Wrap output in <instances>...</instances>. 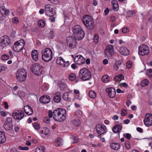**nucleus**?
Listing matches in <instances>:
<instances>
[{
    "instance_id": "obj_38",
    "label": "nucleus",
    "mask_w": 152,
    "mask_h": 152,
    "mask_svg": "<svg viewBox=\"0 0 152 152\" xmlns=\"http://www.w3.org/2000/svg\"><path fill=\"white\" fill-rule=\"evenodd\" d=\"M148 83L149 82L148 80L147 79H145L141 81L140 85L142 87H144L148 86Z\"/></svg>"
},
{
    "instance_id": "obj_5",
    "label": "nucleus",
    "mask_w": 152,
    "mask_h": 152,
    "mask_svg": "<svg viewBox=\"0 0 152 152\" xmlns=\"http://www.w3.org/2000/svg\"><path fill=\"white\" fill-rule=\"evenodd\" d=\"M16 77L18 81H24L26 80L27 77L26 70L24 69H18L16 72Z\"/></svg>"
},
{
    "instance_id": "obj_54",
    "label": "nucleus",
    "mask_w": 152,
    "mask_h": 152,
    "mask_svg": "<svg viewBox=\"0 0 152 152\" xmlns=\"http://www.w3.org/2000/svg\"><path fill=\"white\" fill-rule=\"evenodd\" d=\"M43 120L45 123L47 124H49L50 122V119L48 117H45Z\"/></svg>"
},
{
    "instance_id": "obj_23",
    "label": "nucleus",
    "mask_w": 152,
    "mask_h": 152,
    "mask_svg": "<svg viewBox=\"0 0 152 152\" xmlns=\"http://www.w3.org/2000/svg\"><path fill=\"white\" fill-rule=\"evenodd\" d=\"M119 52L121 54L124 56H127L129 54L128 50L125 47L120 48L119 50Z\"/></svg>"
},
{
    "instance_id": "obj_60",
    "label": "nucleus",
    "mask_w": 152,
    "mask_h": 152,
    "mask_svg": "<svg viewBox=\"0 0 152 152\" xmlns=\"http://www.w3.org/2000/svg\"><path fill=\"white\" fill-rule=\"evenodd\" d=\"M49 37L51 38H53L54 36V32L53 31H51L49 33L48 35Z\"/></svg>"
},
{
    "instance_id": "obj_46",
    "label": "nucleus",
    "mask_w": 152,
    "mask_h": 152,
    "mask_svg": "<svg viewBox=\"0 0 152 152\" xmlns=\"http://www.w3.org/2000/svg\"><path fill=\"white\" fill-rule=\"evenodd\" d=\"M18 94L19 97H23L25 96V93L23 91H19L18 92Z\"/></svg>"
},
{
    "instance_id": "obj_6",
    "label": "nucleus",
    "mask_w": 152,
    "mask_h": 152,
    "mask_svg": "<svg viewBox=\"0 0 152 152\" xmlns=\"http://www.w3.org/2000/svg\"><path fill=\"white\" fill-rule=\"evenodd\" d=\"M53 56V52L51 49L46 48L42 54V58L45 61L48 62L52 59Z\"/></svg>"
},
{
    "instance_id": "obj_57",
    "label": "nucleus",
    "mask_w": 152,
    "mask_h": 152,
    "mask_svg": "<svg viewBox=\"0 0 152 152\" xmlns=\"http://www.w3.org/2000/svg\"><path fill=\"white\" fill-rule=\"evenodd\" d=\"M17 12L20 15H21L23 13V9L21 8L20 7L18 9Z\"/></svg>"
},
{
    "instance_id": "obj_13",
    "label": "nucleus",
    "mask_w": 152,
    "mask_h": 152,
    "mask_svg": "<svg viewBox=\"0 0 152 152\" xmlns=\"http://www.w3.org/2000/svg\"><path fill=\"white\" fill-rule=\"evenodd\" d=\"M144 123L147 126H150L152 125V115L151 114L147 113L146 114Z\"/></svg>"
},
{
    "instance_id": "obj_56",
    "label": "nucleus",
    "mask_w": 152,
    "mask_h": 152,
    "mask_svg": "<svg viewBox=\"0 0 152 152\" xmlns=\"http://www.w3.org/2000/svg\"><path fill=\"white\" fill-rule=\"evenodd\" d=\"M122 32L124 33H126L129 32L128 29L127 27H124L122 29Z\"/></svg>"
},
{
    "instance_id": "obj_14",
    "label": "nucleus",
    "mask_w": 152,
    "mask_h": 152,
    "mask_svg": "<svg viewBox=\"0 0 152 152\" xmlns=\"http://www.w3.org/2000/svg\"><path fill=\"white\" fill-rule=\"evenodd\" d=\"M75 38L73 37L69 36L67 38V43L69 47L71 48H74L76 46V42Z\"/></svg>"
},
{
    "instance_id": "obj_51",
    "label": "nucleus",
    "mask_w": 152,
    "mask_h": 152,
    "mask_svg": "<svg viewBox=\"0 0 152 152\" xmlns=\"http://www.w3.org/2000/svg\"><path fill=\"white\" fill-rule=\"evenodd\" d=\"M12 118L11 117H8L5 121V122L8 124H12Z\"/></svg>"
},
{
    "instance_id": "obj_2",
    "label": "nucleus",
    "mask_w": 152,
    "mask_h": 152,
    "mask_svg": "<svg viewBox=\"0 0 152 152\" xmlns=\"http://www.w3.org/2000/svg\"><path fill=\"white\" fill-rule=\"evenodd\" d=\"M72 31L76 39L80 40L85 36V32L79 25H76L72 28Z\"/></svg>"
},
{
    "instance_id": "obj_24",
    "label": "nucleus",
    "mask_w": 152,
    "mask_h": 152,
    "mask_svg": "<svg viewBox=\"0 0 152 152\" xmlns=\"http://www.w3.org/2000/svg\"><path fill=\"white\" fill-rule=\"evenodd\" d=\"M31 56L33 60L34 61H37L38 59V54L36 50H33L31 52Z\"/></svg>"
},
{
    "instance_id": "obj_18",
    "label": "nucleus",
    "mask_w": 152,
    "mask_h": 152,
    "mask_svg": "<svg viewBox=\"0 0 152 152\" xmlns=\"http://www.w3.org/2000/svg\"><path fill=\"white\" fill-rule=\"evenodd\" d=\"M124 64L121 63V62L119 61H116L113 65L114 69L116 70L119 69L120 70H123V69L124 68Z\"/></svg>"
},
{
    "instance_id": "obj_39",
    "label": "nucleus",
    "mask_w": 152,
    "mask_h": 152,
    "mask_svg": "<svg viewBox=\"0 0 152 152\" xmlns=\"http://www.w3.org/2000/svg\"><path fill=\"white\" fill-rule=\"evenodd\" d=\"M110 80V77L107 75L103 76L102 77V81L104 83L107 82Z\"/></svg>"
},
{
    "instance_id": "obj_9",
    "label": "nucleus",
    "mask_w": 152,
    "mask_h": 152,
    "mask_svg": "<svg viewBox=\"0 0 152 152\" xmlns=\"http://www.w3.org/2000/svg\"><path fill=\"white\" fill-rule=\"evenodd\" d=\"M32 72L37 75L41 74L42 71V66L39 64H33L31 68Z\"/></svg>"
},
{
    "instance_id": "obj_64",
    "label": "nucleus",
    "mask_w": 152,
    "mask_h": 152,
    "mask_svg": "<svg viewBox=\"0 0 152 152\" xmlns=\"http://www.w3.org/2000/svg\"><path fill=\"white\" fill-rule=\"evenodd\" d=\"M115 20V17L113 15L110 18V20L111 22H113Z\"/></svg>"
},
{
    "instance_id": "obj_4",
    "label": "nucleus",
    "mask_w": 152,
    "mask_h": 152,
    "mask_svg": "<svg viewBox=\"0 0 152 152\" xmlns=\"http://www.w3.org/2000/svg\"><path fill=\"white\" fill-rule=\"evenodd\" d=\"M80 78L83 81L89 80L91 77L90 72L86 68L80 69L79 72Z\"/></svg>"
},
{
    "instance_id": "obj_40",
    "label": "nucleus",
    "mask_w": 152,
    "mask_h": 152,
    "mask_svg": "<svg viewBox=\"0 0 152 152\" xmlns=\"http://www.w3.org/2000/svg\"><path fill=\"white\" fill-rule=\"evenodd\" d=\"M68 78L69 80L71 81H74L76 78V76L74 74L72 73L69 75Z\"/></svg>"
},
{
    "instance_id": "obj_16",
    "label": "nucleus",
    "mask_w": 152,
    "mask_h": 152,
    "mask_svg": "<svg viewBox=\"0 0 152 152\" xmlns=\"http://www.w3.org/2000/svg\"><path fill=\"white\" fill-rule=\"evenodd\" d=\"M96 129L97 133L100 134H103L106 130V127L104 125L98 124L96 126Z\"/></svg>"
},
{
    "instance_id": "obj_8",
    "label": "nucleus",
    "mask_w": 152,
    "mask_h": 152,
    "mask_svg": "<svg viewBox=\"0 0 152 152\" xmlns=\"http://www.w3.org/2000/svg\"><path fill=\"white\" fill-rule=\"evenodd\" d=\"M138 50L139 54L141 56L147 55L149 53L148 47L144 44L141 45L139 47Z\"/></svg>"
},
{
    "instance_id": "obj_12",
    "label": "nucleus",
    "mask_w": 152,
    "mask_h": 152,
    "mask_svg": "<svg viewBox=\"0 0 152 152\" xmlns=\"http://www.w3.org/2000/svg\"><path fill=\"white\" fill-rule=\"evenodd\" d=\"M45 12L47 15H51L52 14H56V11L54 10L53 6L50 4H48L45 5Z\"/></svg>"
},
{
    "instance_id": "obj_27",
    "label": "nucleus",
    "mask_w": 152,
    "mask_h": 152,
    "mask_svg": "<svg viewBox=\"0 0 152 152\" xmlns=\"http://www.w3.org/2000/svg\"><path fill=\"white\" fill-rule=\"evenodd\" d=\"M60 93L58 92L55 94V96L53 97V101L56 102H60L61 100V97Z\"/></svg>"
},
{
    "instance_id": "obj_26",
    "label": "nucleus",
    "mask_w": 152,
    "mask_h": 152,
    "mask_svg": "<svg viewBox=\"0 0 152 152\" xmlns=\"http://www.w3.org/2000/svg\"><path fill=\"white\" fill-rule=\"evenodd\" d=\"M112 6L113 10L117 11L118 9V5L117 1L115 0H112L111 1Z\"/></svg>"
},
{
    "instance_id": "obj_20",
    "label": "nucleus",
    "mask_w": 152,
    "mask_h": 152,
    "mask_svg": "<svg viewBox=\"0 0 152 152\" xmlns=\"http://www.w3.org/2000/svg\"><path fill=\"white\" fill-rule=\"evenodd\" d=\"M50 100V96L47 95H44L41 96L39 99V102L43 104H46L49 103Z\"/></svg>"
},
{
    "instance_id": "obj_50",
    "label": "nucleus",
    "mask_w": 152,
    "mask_h": 152,
    "mask_svg": "<svg viewBox=\"0 0 152 152\" xmlns=\"http://www.w3.org/2000/svg\"><path fill=\"white\" fill-rule=\"evenodd\" d=\"M19 149L22 150L27 151L28 150L29 147L28 146L23 147L20 146L19 147Z\"/></svg>"
},
{
    "instance_id": "obj_37",
    "label": "nucleus",
    "mask_w": 152,
    "mask_h": 152,
    "mask_svg": "<svg viewBox=\"0 0 152 152\" xmlns=\"http://www.w3.org/2000/svg\"><path fill=\"white\" fill-rule=\"evenodd\" d=\"M63 99L66 101H69L70 99L69 97V94L68 92H65L63 94L62 96Z\"/></svg>"
},
{
    "instance_id": "obj_19",
    "label": "nucleus",
    "mask_w": 152,
    "mask_h": 152,
    "mask_svg": "<svg viewBox=\"0 0 152 152\" xmlns=\"http://www.w3.org/2000/svg\"><path fill=\"white\" fill-rule=\"evenodd\" d=\"M106 91L108 93L109 96L110 98H113L115 96L116 91L113 88H108L106 89Z\"/></svg>"
},
{
    "instance_id": "obj_43",
    "label": "nucleus",
    "mask_w": 152,
    "mask_h": 152,
    "mask_svg": "<svg viewBox=\"0 0 152 152\" xmlns=\"http://www.w3.org/2000/svg\"><path fill=\"white\" fill-rule=\"evenodd\" d=\"M82 111L80 110H78L75 113V115L78 117H80L82 115Z\"/></svg>"
},
{
    "instance_id": "obj_42",
    "label": "nucleus",
    "mask_w": 152,
    "mask_h": 152,
    "mask_svg": "<svg viewBox=\"0 0 152 152\" xmlns=\"http://www.w3.org/2000/svg\"><path fill=\"white\" fill-rule=\"evenodd\" d=\"M9 58V56L7 54H4L1 57V59L3 61L7 60Z\"/></svg>"
},
{
    "instance_id": "obj_49",
    "label": "nucleus",
    "mask_w": 152,
    "mask_h": 152,
    "mask_svg": "<svg viewBox=\"0 0 152 152\" xmlns=\"http://www.w3.org/2000/svg\"><path fill=\"white\" fill-rule=\"evenodd\" d=\"M146 73L149 77L152 76V69H150L147 70Z\"/></svg>"
},
{
    "instance_id": "obj_17",
    "label": "nucleus",
    "mask_w": 152,
    "mask_h": 152,
    "mask_svg": "<svg viewBox=\"0 0 152 152\" xmlns=\"http://www.w3.org/2000/svg\"><path fill=\"white\" fill-rule=\"evenodd\" d=\"M75 62L77 64L81 65L85 63V59L80 55L76 56L74 58Z\"/></svg>"
},
{
    "instance_id": "obj_41",
    "label": "nucleus",
    "mask_w": 152,
    "mask_h": 152,
    "mask_svg": "<svg viewBox=\"0 0 152 152\" xmlns=\"http://www.w3.org/2000/svg\"><path fill=\"white\" fill-rule=\"evenodd\" d=\"M49 129L46 128H44L41 131V133L45 135H48L49 133Z\"/></svg>"
},
{
    "instance_id": "obj_11",
    "label": "nucleus",
    "mask_w": 152,
    "mask_h": 152,
    "mask_svg": "<svg viewBox=\"0 0 152 152\" xmlns=\"http://www.w3.org/2000/svg\"><path fill=\"white\" fill-rule=\"evenodd\" d=\"M114 53L113 47L112 45H109L106 47L104 51V54L107 57H111Z\"/></svg>"
},
{
    "instance_id": "obj_32",
    "label": "nucleus",
    "mask_w": 152,
    "mask_h": 152,
    "mask_svg": "<svg viewBox=\"0 0 152 152\" xmlns=\"http://www.w3.org/2000/svg\"><path fill=\"white\" fill-rule=\"evenodd\" d=\"M110 147L111 148L115 150L118 149L120 147L119 144L118 143H113L110 145Z\"/></svg>"
},
{
    "instance_id": "obj_33",
    "label": "nucleus",
    "mask_w": 152,
    "mask_h": 152,
    "mask_svg": "<svg viewBox=\"0 0 152 152\" xmlns=\"http://www.w3.org/2000/svg\"><path fill=\"white\" fill-rule=\"evenodd\" d=\"M56 62L58 64L62 65L65 62V61L63 58L60 56L57 58L56 60Z\"/></svg>"
},
{
    "instance_id": "obj_63",
    "label": "nucleus",
    "mask_w": 152,
    "mask_h": 152,
    "mask_svg": "<svg viewBox=\"0 0 152 152\" xmlns=\"http://www.w3.org/2000/svg\"><path fill=\"white\" fill-rule=\"evenodd\" d=\"M126 67L128 68H130L132 67V64L130 62H128L127 63L126 65Z\"/></svg>"
},
{
    "instance_id": "obj_28",
    "label": "nucleus",
    "mask_w": 152,
    "mask_h": 152,
    "mask_svg": "<svg viewBox=\"0 0 152 152\" xmlns=\"http://www.w3.org/2000/svg\"><path fill=\"white\" fill-rule=\"evenodd\" d=\"M122 126L119 124L115 125L113 128V131L115 133L120 132L122 129Z\"/></svg>"
},
{
    "instance_id": "obj_3",
    "label": "nucleus",
    "mask_w": 152,
    "mask_h": 152,
    "mask_svg": "<svg viewBox=\"0 0 152 152\" xmlns=\"http://www.w3.org/2000/svg\"><path fill=\"white\" fill-rule=\"evenodd\" d=\"M83 23L86 27L89 29H92L94 26V23L91 17L87 15L83 16L82 18Z\"/></svg>"
},
{
    "instance_id": "obj_21",
    "label": "nucleus",
    "mask_w": 152,
    "mask_h": 152,
    "mask_svg": "<svg viewBox=\"0 0 152 152\" xmlns=\"http://www.w3.org/2000/svg\"><path fill=\"white\" fill-rule=\"evenodd\" d=\"M24 110L25 113L27 115H30L33 113V110L29 105H26L24 107Z\"/></svg>"
},
{
    "instance_id": "obj_7",
    "label": "nucleus",
    "mask_w": 152,
    "mask_h": 152,
    "mask_svg": "<svg viewBox=\"0 0 152 152\" xmlns=\"http://www.w3.org/2000/svg\"><path fill=\"white\" fill-rule=\"evenodd\" d=\"M25 42L23 39H20L19 41L16 42L13 46V48L15 52H19L22 50L24 46Z\"/></svg>"
},
{
    "instance_id": "obj_45",
    "label": "nucleus",
    "mask_w": 152,
    "mask_h": 152,
    "mask_svg": "<svg viewBox=\"0 0 152 152\" xmlns=\"http://www.w3.org/2000/svg\"><path fill=\"white\" fill-rule=\"evenodd\" d=\"M34 128L36 130H38L40 128L39 125L38 123H35L33 124Z\"/></svg>"
},
{
    "instance_id": "obj_25",
    "label": "nucleus",
    "mask_w": 152,
    "mask_h": 152,
    "mask_svg": "<svg viewBox=\"0 0 152 152\" xmlns=\"http://www.w3.org/2000/svg\"><path fill=\"white\" fill-rule=\"evenodd\" d=\"M6 140V136L4 132L2 131H0V143H4Z\"/></svg>"
},
{
    "instance_id": "obj_58",
    "label": "nucleus",
    "mask_w": 152,
    "mask_h": 152,
    "mask_svg": "<svg viewBox=\"0 0 152 152\" xmlns=\"http://www.w3.org/2000/svg\"><path fill=\"white\" fill-rule=\"evenodd\" d=\"M127 114L126 110L124 109H123L121 110V114L122 116H124Z\"/></svg>"
},
{
    "instance_id": "obj_22",
    "label": "nucleus",
    "mask_w": 152,
    "mask_h": 152,
    "mask_svg": "<svg viewBox=\"0 0 152 152\" xmlns=\"http://www.w3.org/2000/svg\"><path fill=\"white\" fill-rule=\"evenodd\" d=\"M64 79H62L58 82V84L60 89L62 90H65L67 88Z\"/></svg>"
},
{
    "instance_id": "obj_36",
    "label": "nucleus",
    "mask_w": 152,
    "mask_h": 152,
    "mask_svg": "<svg viewBox=\"0 0 152 152\" xmlns=\"http://www.w3.org/2000/svg\"><path fill=\"white\" fill-rule=\"evenodd\" d=\"M89 96L92 98H95L96 96V93L94 91H91L88 93Z\"/></svg>"
},
{
    "instance_id": "obj_10",
    "label": "nucleus",
    "mask_w": 152,
    "mask_h": 152,
    "mask_svg": "<svg viewBox=\"0 0 152 152\" xmlns=\"http://www.w3.org/2000/svg\"><path fill=\"white\" fill-rule=\"evenodd\" d=\"M10 43V37L4 35L0 38V46L4 48Z\"/></svg>"
},
{
    "instance_id": "obj_61",
    "label": "nucleus",
    "mask_w": 152,
    "mask_h": 152,
    "mask_svg": "<svg viewBox=\"0 0 152 152\" xmlns=\"http://www.w3.org/2000/svg\"><path fill=\"white\" fill-rule=\"evenodd\" d=\"M42 89L44 91H46L48 89V86L45 84H43L42 86Z\"/></svg>"
},
{
    "instance_id": "obj_55",
    "label": "nucleus",
    "mask_w": 152,
    "mask_h": 152,
    "mask_svg": "<svg viewBox=\"0 0 152 152\" xmlns=\"http://www.w3.org/2000/svg\"><path fill=\"white\" fill-rule=\"evenodd\" d=\"M7 69V67L3 65H0V72L2 71H4Z\"/></svg>"
},
{
    "instance_id": "obj_35",
    "label": "nucleus",
    "mask_w": 152,
    "mask_h": 152,
    "mask_svg": "<svg viewBox=\"0 0 152 152\" xmlns=\"http://www.w3.org/2000/svg\"><path fill=\"white\" fill-rule=\"evenodd\" d=\"M45 149L43 146H37L36 149V152H44Z\"/></svg>"
},
{
    "instance_id": "obj_53",
    "label": "nucleus",
    "mask_w": 152,
    "mask_h": 152,
    "mask_svg": "<svg viewBox=\"0 0 152 152\" xmlns=\"http://www.w3.org/2000/svg\"><path fill=\"white\" fill-rule=\"evenodd\" d=\"M125 146L126 148L129 149L131 148V145L129 141H126L125 142Z\"/></svg>"
},
{
    "instance_id": "obj_44",
    "label": "nucleus",
    "mask_w": 152,
    "mask_h": 152,
    "mask_svg": "<svg viewBox=\"0 0 152 152\" xmlns=\"http://www.w3.org/2000/svg\"><path fill=\"white\" fill-rule=\"evenodd\" d=\"M99 36L97 34H96L94 37V43L97 44L98 42Z\"/></svg>"
},
{
    "instance_id": "obj_52",
    "label": "nucleus",
    "mask_w": 152,
    "mask_h": 152,
    "mask_svg": "<svg viewBox=\"0 0 152 152\" xmlns=\"http://www.w3.org/2000/svg\"><path fill=\"white\" fill-rule=\"evenodd\" d=\"M55 15H56V14H52V15H48V16L50 17V18L51 20V21L53 22H54L55 20V18L54 17H53V16Z\"/></svg>"
},
{
    "instance_id": "obj_47",
    "label": "nucleus",
    "mask_w": 152,
    "mask_h": 152,
    "mask_svg": "<svg viewBox=\"0 0 152 152\" xmlns=\"http://www.w3.org/2000/svg\"><path fill=\"white\" fill-rule=\"evenodd\" d=\"M73 124L77 126H78L80 125V123L78 120H75L73 122Z\"/></svg>"
},
{
    "instance_id": "obj_29",
    "label": "nucleus",
    "mask_w": 152,
    "mask_h": 152,
    "mask_svg": "<svg viewBox=\"0 0 152 152\" xmlns=\"http://www.w3.org/2000/svg\"><path fill=\"white\" fill-rule=\"evenodd\" d=\"M4 127L6 130H11L12 129L13 124H12L7 123L4 122Z\"/></svg>"
},
{
    "instance_id": "obj_48",
    "label": "nucleus",
    "mask_w": 152,
    "mask_h": 152,
    "mask_svg": "<svg viewBox=\"0 0 152 152\" xmlns=\"http://www.w3.org/2000/svg\"><path fill=\"white\" fill-rule=\"evenodd\" d=\"M12 21L13 23L16 24L18 23L19 20L18 18L14 17L12 19Z\"/></svg>"
},
{
    "instance_id": "obj_34",
    "label": "nucleus",
    "mask_w": 152,
    "mask_h": 152,
    "mask_svg": "<svg viewBox=\"0 0 152 152\" xmlns=\"http://www.w3.org/2000/svg\"><path fill=\"white\" fill-rule=\"evenodd\" d=\"M38 25L39 27L40 28L44 27L45 25V21L43 20H40L38 22Z\"/></svg>"
},
{
    "instance_id": "obj_15",
    "label": "nucleus",
    "mask_w": 152,
    "mask_h": 152,
    "mask_svg": "<svg viewBox=\"0 0 152 152\" xmlns=\"http://www.w3.org/2000/svg\"><path fill=\"white\" fill-rule=\"evenodd\" d=\"M23 112L21 110L16 111L12 113V116L15 119L20 121L24 116Z\"/></svg>"
},
{
    "instance_id": "obj_59",
    "label": "nucleus",
    "mask_w": 152,
    "mask_h": 152,
    "mask_svg": "<svg viewBox=\"0 0 152 152\" xmlns=\"http://www.w3.org/2000/svg\"><path fill=\"white\" fill-rule=\"evenodd\" d=\"M119 86L121 87H127L128 86V85L125 83H120L119 84Z\"/></svg>"
},
{
    "instance_id": "obj_1",
    "label": "nucleus",
    "mask_w": 152,
    "mask_h": 152,
    "mask_svg": "<svg viewBox=\"0 0 152 152\" xmlns=\"http://www.w3.org/2000/svg\"><path fill=\"white\" fill-rule=\"evenodd\" d=\"M66 114V110L61 108H57L54 110L53 112L51 110L48 111L49 118L53 117L55 121L61 122L64 120Z\"/></svg>"
},
{
    "instance_id": "obj_31",
    "label": "nucleus",
    "mask_w": 152,
    "mask_h": 152,
    "mask_svg": "<svg viewBox=\"0 0 152 152\" xmlns=\"http://www.w3.org/2000/svg\"><path fill=\"white\" fill-rule=\"evenodd\" d=\"M124 78L123 75L122 74H119L114 78V80L115 81H120Z\"/></svg>"
},
{
    "instance_id": "obj_30",
    "label": "nucleus",
    "mask_w": 152,
    "mask_h": 152,
    "mask_svg": "<svg viewBox=\"0 0 152 152\" xmlns=\"http://www.w3.org/2000/svg\"><path fill=\"white\" fill-rule=\"evenodd\" d=\"M0 12L6 15L9 13V10L5 9L4 7L2 6L0 7Z\"/></svg>"
},
{
    "instance_id": "obj_62",
    "label": "nucleus",
    "mask_w": 152,
    "mask_h": 152,
    "mask_svg": "<svg viewBox=\"0 0 152 152\" xmlns=\"http://www.w3.org/2000/svg\"><path fill=\"white\" fill-rule=\"evenodd\" d=\"M18 87L17 86H15L13 87L12 89L13 94H15V91H16L18 89Z\"/></svg>"
}]
</instances>
